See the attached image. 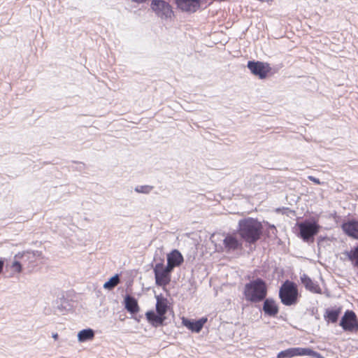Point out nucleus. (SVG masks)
<instances>
[{
  "mask_svg": "<svg viewBox=\"0 0 358 358\" xmlns=\"http://www.w3.org/2000/svg\"><path fill=\"white\" fill-rule=\"evenodd\" d=\"M263 227L260 222L252 217L238 222V234L247 243H255L262 234Z\"/></svg>",
  "mask_w": 358,
  "mask_h": 358,
  "instance_id": "f257e3e1",
  "label": "nucleus"
},
{
  "mask_svg": "<svg viewBox=\"0 0 358 358\" xmlns=\"http://www.w3.org/2000/svg\"><path fill=\"white\" fill-rule=\"evenodd\" d=\"M243 293L248 301L259 302L266 296L267 287L266 282L260 278L252 280L245 285Z\"/></svg>",
  "mask_w": 358,
  "mask_h": 358,
  "instance_id": "f03ea898",
  "label": "nucleus"
},
{
  "mask_svg": "<svg viewBox=\"0 0 358 358\" xmlns=\"http://www.w3.org/2000/svg\"><path fill=\"white\" fill-rule=\"evenodd\" d=\"M299 296L296 285L289 280H286L280 287L279 297L282 304L285 306L296 305Z\"/></svg>",
  "mask_w": 358,
  "mask_h": 358,
  "instance_id": "7ed1b4c3",
  "label": "nucleus"
},
{
  "mask_svg": "<svg viewBox=\"0 0 358 358\" xmlns=\"http://www.w3.org/2000/svg\"><path fill=\"white\" fill-rule=\"evenodd\" d=\"M295 356H310L315 358H324L320 353L310 348H291L280 352L277 358H292Z\"/></svg>",
  "mask_w": 358,
  "mask_h": 358,
  "instance_id": "20e7f679",
  "label": "nucleus"
},
{
  "mask_svg": "<svg viewBox=\"0 0 358 358\" xmlns=\"http://www.w3.org/2000/svg\"><path fill=\"white\" fill-rule=\"evenodd\" d=\"M41 259L42 253L38 250L24 251L15 255V259H20L29 271L35 268Z\"/></svg>",
  "mask_w": 358,
  "mask_h": 358,
  "instance_id": "39448f33",
  "label": "nucleus"
},
{
  "mask_svg": "<svg viewBox=\"0 0 358 358\" xmlns=\"http://www.w3.org/2000/svg\"><path fill=\"white\" fill-rule=\"evenodd\" d=\"M173 270L162 263L157 264L154 268L155 282L158 286L164 287L171 281L170 273Z\"/></svg>",
  "mask_w": 358,
  "mask_h": 358,
  "instance_id": "423d86ee",
  "label": "nucleus"
},
{
  "mask_svg": "<svg viewBox=\"0 0 358 358\" xmlns=\"http://www.w3.org/2000/svg\"><path fill=\"white\" fill-rule=\"evenodd\" d=\"M247 67L254 76L259 79L266 78L271 71L268 64L262 62L249 61Z\"/></svg>",
  "mask_w": 358,
  "mask_h": 358,
  "instance_id": "0eeeda50",
  "label": "nucleus"
},
{
  "mask_svg": "<svg viewBox=\"0 0 358 358\" xmlns=\"http://www.w3.org/2000/svg\"><path fill=\"white\" fill-rule=\"evenodd\" d=\"M151 8L162 19L171 17L173 13L170 5L163 0H152Z\"/></svg>",
  "mask_w": 358,
  "mask_h": 358,
  "instance_id": "6e6552de",
  "label": "nucleus"
},
{
  "mask_svg": "<svg viewBox=\"0 0 358 358\" xmlns=\"http://www.w3.org/2000/svg\"><path fill=\"white\" fill-rule=\"evenodd\" d=\"M340 325L345 331H357L358 322L355 313L353 311L347 310L341 320Z\"/></svg>",
  "mask_w": 358,
  "mask_h": 358,
  "instance_id": "1a4fd4ad",
  "label": "nucleus"
},
{
  "mask_svg": "<svg viewBox=\"0 0 358 358\" xmlns=\"http://www.w3.org/2000/svg\"><path fill=\"white\" fill-rule=\"evenodd\" d=\"M301 238L308 241L317 234L320 227L316 223L302 222L299 225Z\"/></svg>",
  "mask_w": 358,
  "mask_h": 358,
  "instance_id": "9d476101",
  "label": "nucleus"
},
{
  "mask_svg": "<svg viewBox=\"0 0 358 358\" xmlns=\"http://www.w3.org/2000/svg\"><path fill=\"white\" fill-rule=\"evenodd\" d=\"M178 7L182 11L194 13L200 7V0H176Z\"/></svg>",
  "mask_w": 358,
  "mask_h": 358,
  "instance_id": "9b49d317",
  "label": "nucleus"
},
{
  "mask_svg": "<svg viewBox=\"0 0 358 358\" xmlns=\"http://www.w3.org/2000/svg\"><path fill=\"white\" fill-rule=\"evenodd\" d=\"M223 243L227 251L235 250L241 247V242L235 234H227L223 240Z\"/></svg>",
  "mask_w": 358,
  "mask_h": 358,
  "instance_id": "f8f14e48",
  "label": "nucleus"
},
{
  "mask_svg": "<svg viewBox=\"0 0 358 358\" xmlns=\"http://www.w3.org/2000/svg\"><path fill=\"white\" fill-rule=\"evenodd\" d=\"M183 262V257L181 253L174 250L167 255V265L172 270L176 266H179Z\"/></svg>",
  "mask_w": 358,
  "mask_h": 358,
  "instance_id": "ddd939ff",
  "label": "nucleus"
},
{
  "mask_svg": "<svg viewBox=\"0 0 358 358\" xmlns=\"http://www.w3.org/2000/svg\"><path fill=\"white\" fill-rule=\"evenodd\" d=\"M206 322H207L206 317H202L196 322H192L189 320H187V319L183 317L182 323L184 326H185L187 328H188L191 331L198 333L201 330L204 324Z\"/></svg>",
  "mask_w": 358,
  "mask_h": 358,
  "instance_id": "4468645a",
  "label": "nucleus"
},
{
  "mask_svg": "<svg viewBox=\"0 0 358 358\" xmlns=\"http://www.w3.org/2000/svg\"><path fill=\"white\" fill-rule=\"evenodd\" d=\"M342 229L345 233L355 239H358V221L352 220L343 224Z\"/></svg>",
  "mask_w": 358,
  "mask_h": 358,
  "instance_id": "2eb2a0df",
  "label": "nucleus"
},
{
  "mask_svg": "<svg viewBox=\"0 0 358 358\" xmlns=\"http://www.w3.org/2000/svg\"><path fill=\"white\" fill-rule=\"evenodd\" d=\"M301 281L306 289L313 293L321 294L322 289L317 282H313L306 274L301 275Z\"/></svg>",
  "mask_w": 358,
  "mask_h": 358,
  "instance_id": "dca6fc26",
  "label": "nucleus"
},
{
  "mask_svg": "<svg viewBox=\"0 0 358 358\" xmlns=\"http://www.w3.org/2000/svg\"><path fill=\"white\" fill-rule=\"evenodd\" d=\"M342 255L343 257H341L342 260H349L354 266L358 268V245L354 249L344 251Z\"/></svg>",
  "mask_w": 358,
  "mask_h": 358,
  "instance_id": "f3484780",
  "label": "nucleus"
},
{
  "mask_svg": "<svg viewBox=\"0 0 358 358\" xmlns=\"http://www.w3.org/2000/svg\"><path fill=\"white\" fill-rule=\"evenodd\" d=\"M263 310L265 314L274 317L278 313V307L275 301L271 299H266L264 302Z\"/></svg>",
  "mask_w": 358,
  "mask_h": 358,
  "instance_id": "a211bd4d",
  "label": "nucleus"
},
{
  "mask_svg": "<svg viewBox=\"0 0 358 358\" xmlns=\"http://www.w3.org/2000/svg\"><path fill=\"white\" fill-rule=\"evenodd\" d=\"M146 317L148 322L155 327L162 325L166 319L164 316L157 315L153 311L147 312Z\"/></svg>",
  "mask_w": 358,
  "mask_h": 358,
  "instance_id": "6ab92c4d",
  "label": "nucleus"
},
{
  "mask_svg": "<svg viewBox=\"0 0 358 358\" xmlns=\"http://www.w3.org/2000/svg\"><path fill=\"white\" fill-rule=\"evenodd\" d=\"M125 308L131 313H137L139 311V306L137 301L129 295H127L124 298Z\"/></svg>",
  "mask_w": 358,
  "mask_h": 358,
  "instance_id": "aec40b11",
  "label": "nucleus"
},
{
  "mask_svg": "<svg viewBox=\"0 0 358 358\" xmlns=\"http://www.w3.org/2000/svg\"><path fill=\"white\" fill-rule=\"evenodd\" d=\"M94 338V331L92 329H85L80 331L78 334V340L79 342L83 343L91 341Z\"/></svg>",
  "mask_w": 358,
  "mask_h": 358,
  "instance_id": "412c9836",
  "label": "nucleus"
},
{
  "mask_svg": "<svg viewBox=\"0 0 358 358\" xmlns=\"http://www.w3.org/2000/svg\"><path fill=\"white\" fill-rule=\"evenodd\" d=\"M156 310L157 314L164 316L167 310V304L166 300L157 298Z\"/></svg>",
  "mask_w": 358,
  "mask_h": 358,
  "instance_id": "4be33fe9",
  "label": "nucleus"
},
{
  "mask_svg": "<svg viewBox=\"0 0 358 358\" xmlns=\"http://www.w3.org/2000/svg\"><path fill=\"white\" fill-rule=\"evenodd\" d=\"M119 282V276L118 275H115L113 277L110 278L108 281L106 282L103 284V288L110 290L113 289L116 285H117Z\"/></svg>",
  "mask_w": 358,
  "mask_h": 358,
  "instance_id": "5701e85b",
  "label": "nucleus"
},
{
  "mask_svg": "<svg viewBox=\"0 0 358 358\" xmlns=\"http://www.w3.org/2000/svg\"><path fill=\"white\" fill-rule=\"evenodd\" d=\"M340 310H333L327 311V317L328 320L331 322H336L339 316Z\"/></svg>",
  "mask_w": 358,
  "mask_h": 358,
  "instance_id": "b1692460",
  "label": "nucleus"
},
{
  "mask_svg": "<svg viewBox=\"0 0 358 358\" xmlns=\"http://www.w3.org/2000/svg\"><path fill=\"white\" fill-rule=\"evenodd\" d=\"M153 189L150 185H138L135 187V191L138 193L148 194Z\"/></svg>",
  "mask_w": 358,
  "mask_h": 358,
  "instance_id": "393cba45",
  "label": "nucleus"
},
{
  "mask_svg": "<svg viewBox=\"0 0 358 358\" xmlns=\"http://www.w3.org/2000/svg\"><path fill=\"white\" fill-rule=\"evenodd\" d=\"M20 260V259H15L11 265V268L16 273H20L22 270V266Z\"/></svg>",
  "mask_w": 358,
  "mask_h": 358,
  "instance_id": "a878e982",
  "label": "nucleus"
},
{
  "mask_svg": "<svg viewBox=\"0 0 358 358\" xmlns=\"http://www.w3.org/2000/svg\"><path fill=\"white\" fill-rule=\"evenodd\" d=\"M308 178L310 180L313 181V182H315V183H316V184H317V185H320V184H321V182H320V180H319L318 178H315V177H313V176H309L308 177Z\"/></svg>",
  "mask_w": 358,
  "mask_h": 358,
  "instance_id": "bb28decb",
  "label": "nucleus"
},
{
  "mask_svg": "<svg viewBox=\"0 0 358 358\" xmlns=\"http://www.w3.org/2000/svg\"><path fill=\"white\" fill-rule=\"evenodd\" d=\"M4 266V261L0 259V273L2 272Z\"/></svg>",
  "mask_w": 358,
  "mask_h": 358,
  "instance_id": "cd10ccee",
  "label": "nucleus"
},
{
  "mask_svg": "<svg viewBox=\"0 0 358 358\" xmlns=\"http://www.w3.org/2000/svg\"><path fill=\"white\" fill-rule=\"evenodd\" d=\"M132 2L136 3H143L146 2L148 0H131Z\"/></svg>",
  "mask_w": 358,
  "mask_h": 358,
  "instance_id": "c85d7f7f",
  "label": "nucleus"
},
{
  "mask_svg": "<svg viewBox=\"0 0 358 358\" xmlns=\"http://www.w3.org/2000/svg\"><path fill=\"white\" fill-rule=\"evenodd\" d=\"M52 338H53L55 340H57V339H58V334H57V333H54V334H52Z\"/></svg>",
  "mask_w": 358,
  "mask_h": 358,
  "instance_id": "c756f323",
  "label": "nucleus"
}]
</instances>
